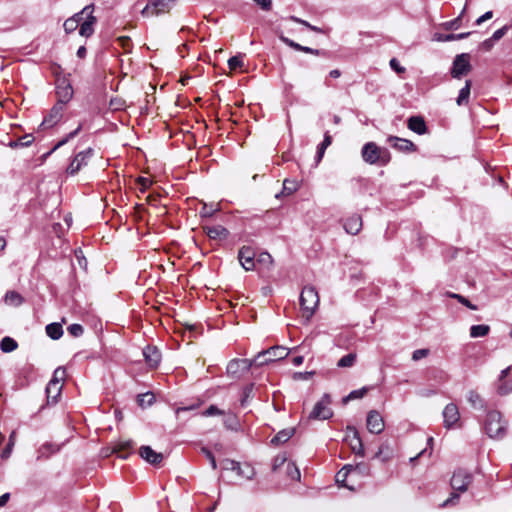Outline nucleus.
Returning a JSON list of instances; mask_svg holds the SVG:
<instances>
[{
	"instance_id": "1",
	"label": "nucleus",
	"mask_w": 512,
	"mask_h": 512,
	"mask_svg": "<svg viewBox=\"0 0 512 512\" xmlns=\"http://www.w3.org/2000/svg\"><path fill=\"white\" fill-rule=\"evenodd\" d=\"M484 431L491 439H502L507 434L508 423L499 411L491 410L484 420Z\"/></svg>"
},
{
	"instance_id": "2",
	"label": "nucleus",
	"mask_w": 512,
	"mask_h": 512,
	"mask_svg": "<svg viewBox=\"0 0 512 512\" xmlns=\"http://www.w3.org/2000/svg\"><path fill=\"white\" fill-rule=\"evenodd\" d=\"M363 160L371 165H387L390 161V153L386 148L377 146L374 142L366 143L361 150Z\"/></svg>"
},
{
	"instance_id": "3",
	"label": "nucleus",
	"mask_w": 512,
	"mask_h": 512,
	"mask_svg": "<svg viewBox=\"0 0 512 512\" xmlns=\"http://www.w3.org/2000/svg\"><path fill=\"white\" fill-rule=\"evenodd\" d=\"M302 317L308 322L319 305V295L315 287L305 286L300 294Z\"/></svg>"
},
{
	"instance_id": "4",
	"label": "nucleus",
	"mask_w": 512,
	"mask_h": 512,
	"mask_svg": "<svg viewBox=\"0 0 512 512\" xmlns=\"http://www.w3.org/2000/svg\"><path fill=\"white\" fill-rule=\"evenodd\" d=\"M289 351L284 346H274L262 352H259L253 362L256 365L262 366L273 361H278L286 358Z\"/></svg>"
},
{
	"instance_id": "5",
	"label": "nucleus",
	"mask_w": 512,
	"mask_h": 512,
	"mask_svg": "<svg viewBox=\"0 0 512 512\" xmlns=\"http://www.w3.org/2000/svg\"><path fill=\"white\" fill-rule=\"evenodd\" d=\"M331 404V398L328 394H324L323 397L315 404L313 410L309 414V419L313 420H327L333 416V412L329 407Z\"/></svg>"
},
{
	"instance_id": "6",
	"label": "nucleus",
	"mask_w": 512,
	"mask_h": 512,
	"mask_svg": "<svg viewBox=\"0 0 512 512\" xmlns=\"http://www.w3.org/2000/svg\"><path fill=\"white\" fill-rule=\"evenodd\" d=\"M470 55L467 53L459 54L455 57L451 68V76L460 79L471 71Z\"/></svg>"
},
{
	"instance_id": "7",
	"label": "nucleus",
	"mask_w": 512,
	"mask_h": 512,
	"mask_svg": "<svg viewBox=\"0 0 512 512\" xmlns=\"http://www.w3.org/2000/svg\"><path fill=\"white\" fill-rule=\"evenodd\" d=\"M173 0H151L141 11L145 17L157 16L170 10Z\"/></svg>"
},
{
	"instance_id": "8",
	"label": "nucleus",
	"mask_w": 512,
	"mask_h": 512,
	"mask_svg": "<svg viewBox=\"0 0 512 512\" xmlns=\"http://www.w3.org/2000/svg\"><path fill=\"white\" fill-rule=\"evenodd\" d=\"M93 152L94 151L92 148H88L76 154L75 157L72 159L71 163L69 164V166L67 167V173L69 175L77 174L82 167L88 164V161L92 157Z\"/></svg>"
},
{
	"instance_id": "9",
	"label": "nucleus",
	"mask_w": 512,
	"mask_h": 512,
	"mask_svg": "<svg viewBox=\"0 0 512 512\" xmlns=\"http://www.w3.org/2000/svg\"><path fill=\"white\" fill-rule=\"evenodd\" d=\"M512 366L503 369L495 383L497 394L505 396L512 393V377L510 376Z\"/></svg>"
},
{
	"instance_id": "10",
	"label": "nucleus",
	"mask_w": 512,
	"mask_h": 512,
	"mask_svg": "<svg viewBox=\"0 0 512 512\" xmlns=\"http://www.w3.org/2000/svg\"><path fill=\"white\" fill-rule=\"evenodd\" d=\"M471 476L464 471H457L451 478V487L454 491L464 492L470 484Z\"/></svg>"
},
{
	"instance_id": "11",
	"label": "nucleus",
	"mask_w": 512,
	"mask_h": 512,
	"mask_svg": "<svg viewBox=\"0 0 512 512\" xmlns=\"http://www.w3.org/2000/svg\"><path fill=\"white\" fill-rule=\"evenodd\" d=\"M254 258H255V253L252 250V248H250V247L243 246L238 252L239 262H240L241 266L246 271H251L254 269V266H255Z\"/></svg>"
},
{
	"instance_id": "12",
	"label": "nucleus",
	"mask_w": 512,
	"mask_h": 512,
	"mask_svg": "<svg viewBox=\"0 0 512 512\" xmlns=\"http://www.w3.org/2000/svg\"><path fill=\"white\" fill-rule=\"evenodd\" d=\"M444 426L446 428L453 427L460 419L458 407L454 403H449L443 410Z\"/></svg>"
},
{
	"instance_id": "13",
	"label": "nucleus",
	"mask_w": 512,
	"mask_h": 512,
	"mask_svg": "<svg viewBox=\"0 0 512 512\" xmlns=\"http://www.w3.org/2000/svg\"><path fill=\"white\" fill-rule=\"evenodd\" d=\"M388 142L393 148L400 152L411 153L417 150V146L410 140L397 136H390Z\"/></svg>"
},
{
	"instance_id": "14",
	"label": "nucleus",
	"mask_w": 512,
	"mask_h": 512,
	"mask_svg": "<svg viewBox=\"0 0 512 512\" xmlns=\"http://www.w3.org/2000/svg\"><path fill=\"white\" fill-rule=\"evenodd\" d=\"M367 428L371 433L379 434L384 429V421L379 412L372 410L367 415Z\"/></svg>"
},
{
	"instance_id": "15",
	"label": "nucleus",
	"mask_w": 512,
	"mask_h": 512,
	"mask_svg": "<svg viewBox=\"0 0 512 512\" xmlns=\"http://www.w3.org/2000/svg\"><path fill=\"white\" fill-rule=\"evenodd\" d=\"M353 434V439L348 441L349 446L356 455L364 456V447L360 439L359 433L355 427H347V439Z\"/></svg>"
},
{
	"instance_id": "16",
	"label": "nucleus",
	"mask_w": 512,
	"mask_h": 512,
	"mask_svg": "<svg viewBox=\"0 0 512 512\" xmlns=\"http://www.w3.org/2000/svg\"><path fill=\"white\" fill-rule=\"evenodd\" d=\"M343 227L348 234L357 235L362 229V217L353 214L344 220Z\"/></svg>"
},
{
	"instance_id": "17",
	"label": "nucleus",
	"mask_w": 512,
	"mask_h": 512,
	"mask_svg": "<svg viewBox=\"0 0 512 512\" xmlns=\"http://www.w3.org/2000/svg\"><path fill=\"white\" fill-rule=\"evenodd\" d=\"M56 94L58 98L57 103H61L65 106L73 96L72 86L67 81L63 80L58 83Z\"/></svg>"
},
{
	"instance_id": "18",
	"label": "nucleus",
	"mask_w": 512,
	"mask_h": 512,
	"mask_svg": "<svg viewBox=\"0 0 512 512\" xmlns=\"http://www.w3.org/2000/svg\"><path fill=\"white\" fill-rule=\"evenodd\" d=\"M143 356L150 368H157L161 361V353L155 346H146L143 349Z\"/></svg>"
},
{
	"instance_id": "19",
	"label": "nucleus",
	"mask_w": 512,
	"mask_h": 512,
	"mask_svg": "<svg viewBox=\"0 0 512 512\" xmlns=\"http://www.w3.org/2000/svg\"><path fill=\"white\" fill-rule=\"evenodd\" d=\"M134 448L132 440H120L112 447V453L117 454L119 458L127 459Z\"/></svg>"
},
{
	"instance_id": "20",
	"label": "nucleus",
	"mask_w": 512,
	"mask_h": 512,
	"mask_svg": "<svg viewBox=\"0 0 512 512\" xmlns=\"http://www.w3.org/2000/svg\"><path fill=\"white\" fill-rule=\"evenodd\" d=\"M64 106L61 103H56L51 109L49 115L42 121V126L45 128L53 127L62 117Z\"/></svg>"
},
{
	"instance_id": "21",
	"label": "nucleus",
	"mask_w": 512,
	"mask_h": 512,
	"mask_svg": "<svg viewBox=\"0 0 512 512\" xmlns=\"http://www.w3.org/2000/svg\"><path fill=\"white\" fill-rule=\"evenodd\" d=\"M139 454L141 458L152 465H158L163 460V455L154 451L150 446H141Z\"/></svg>"
},
{
	"instance_id": "22",
	"label": "nucleus",
	"mask_w": 512,
	"mask_h": 512,
	"mask_svg": "<svg viewBox=\"0 0 512 512\" xmlns=\"http://www.w3.org/2000/svg\"><path fill=\"white\" fill-rule=\"evenodd\" d=\"M408 128L413 132L422 135L426 133L427 127L424 119L420 116H412L407 122Z\"/></svg>"
},
{
	"instance_id": "23",
	"label": "nucleus",
	"mask_w": 512,
	"mask_h": 512,
	"mask_svg": "<svg viewBox=\"0 0 512 512\" xmlns=\"http://www.w3.org/2000/svg\"><path fill=\"white\" fill-rule=\"evenodd\" d=\"M60 447L53 443L43 444L37 451V460L47 459L51 455L57 453Z\"/></svg>"
},
{
	"instance_id": "24",
	"label": "nucleus",
	"mask_w": 512,
	"mask_h": 512,
	"mask_svg": "<svg viewBox=\"0 0 512 512\" xmlns=\"http://www.w3.org/2000/svg\"><path fill=\"white\" fill-rule=\"evenodd\" d=\"M96 23V17L92 14L85 18L80 25L79 33L81 36L90 37L94 32V24Z\"/></svg>"
},
{
	"instance_id": "25",
	"label": "nucleus",
	"mask_w": 512,
	"mask_h": 512,
	"mask_svg": "<svg viewBox=\"0 0 512 512\" xmlns=\"http://www.w3.org/2000/svg\"><path fill=\"white\" fill-rule=\"evenodd\" d=\"M206 234L210 239H225L229 232L221 225L206 227Z\"/></svg>"
},
{
	"instance_id": "26",
	"label": "nucleus",
	"mask_w": 512,
	"mask_h": 512,
	"mask_svg": "<svg viewBox=\"0 0 512 512\" xmlns=\"http://www.w3.org/2000/svg\"><path fill=\"white\" fill-rule=\"evenodd\" d=\"M280 39L286 45H288L289 47H291V48H293V49H295L297 51H301V52H305V53H309V54H314V55H319L320 54V51L318 49H313V48H310V47L302 46V45L292 41L291 39H289L287 37L280 36Z\"/></svg>"
},
{
	"instance_id": "27",
	"label": "nucleus",
	"mask_w": 512,
	"mask_h": 512,
	"mask_svg": "<svg viewBox=\"0 0 512 512\" xmlns=\"http://www.w3.org/2000/svg\"><path fill=\"white\" fill-rule=\"evenodd\" d=\"M471 85H472L471 80H466L465 86L459 91V95L456 99V103L458 106L468 104L469 97H470Z\"/></svg>"
},
{
	"instance_id": "28",
	"label": "nucleus",
	"mask_w": 512,
	"mask_h": 512,
	"mask_svg": "<svg viewBox=\"0 0 512 512\" xmlns=\"http://www.w3.org/2000/svg\"><path fill=\"white\" fill-rule=\"evenodd\" d=\"M471 32L459 33V34H440L436 33L434 35V40L439 42H449L455 40H461L467 38Z\"/></svg>"
},
{
	"instance_id": "29",
	"label": "nucleus",
	"mask_w": 512,
	"mask_h": 512,
	"mask_svg": "<svg viewBox=\"0 0 512 512\" xmlns=\"http://www.w3.org/2000/svg\"><path fill=\"white\" fill-rule=\"evenodd\" d=\"M62 385L50 382L47 384L46 387V394L48 400H52V402H56L58 397L61 394Z\"/></svg>"
},
{
	"instance_id": "30",
	"label": "nucleus",
	"mask_w": 512,
	"mask_h": 512,
	"mask_svg": "<svg viewBox=\"0 0 512 512\" xmlns=\"http://www.w3.org/2000/svg\"><path fill=\"white\" fill-rule=\"evenodd\" d=\"M34 141V137L31 134H27L17 140L10 141L8 146L12 149L28 147Z\"/></svg>"
},
{
	"instance_id": "31",
	"label": "nucleus",
	"mask_w": 512,
	"mask_h": 512,
	"mask_svg": "<svg viewBox=\"0 0 512 512\" xmlns=\"http://www.w3.org/2000/svg\"><path fill=\"white\" fill-rule=\"evenodd\" d=\"M294 433V430L293 429H284L280 432H278L272 439H271V443L272 444H283L285 442H287L293 435Z\"/></svg>"
},
{
	"instance_id": "32",
	"label": "nucleus",
	"mask_w": 512,
	"mask_h": 512,
	"mask_svg": "<svg viewBox=\"0 0 512 512\" xmlns=\"http://www.w3.org/2000/svg\"><path fill=\"white\" fill-rule=\"evenodd\" d=\"M46 333L50 338H52L54 340L59 339L63 335V329H62L61 324H59V323L48 324L46 326Z\"/></svg>"
},
{
	"instance_id": "33",
	"label": "nucleus",
	"mask_w": 512,
	"mask_h": 512,
	"mask_svg": "<svg viewBox=\"0 0 512 512\" xmlns=\"http://www.w3.org/2000/svg\"><path fill=\"white\" fill-rule=\"evenodd\" d=\"M467 400L471 404V406L474 407V408L481 409V408L484 407V400H483V398L481 397V395L479 393H477L474 390H471V391L468 392Z\"/></svg>"
},
{
	"instance_id": "34",
	"label": "nucleus",
	"mask_w": 512,
	"mask_h": 512,
	"mask_svg": "<svg viewBox=\"0 0 512 512\" xmlns=\"http://www.w3.org/2000/svg\"><path fill=\"white\" fill-rule=\"evenodd\" d=\"M490 331V327L485 324L473 325L470 328V336L472 338L484 337Z\"/></svg>"
},
{
	"instance_id": "35",
	"label": "nucleus",
	"mask_w": 512,
	"mask_h": 512,
	"mask_svg": "<svg viewBox=\"0 0 512 512\" xmlns=\"http://www.w3.org/2000/svg\"><path fill=\"white\" fill-rule=\"evenodd\" d=\"M252 365V363H248L247 360L241 359V360H233L231 361L227 366V371L229 373H236L238 369L241 367L242 369H249V367Z\"/></svg>"
},
{
	"instance_id": "36",
	"label": "nucleus",
	"mask_w": 512,
	"mask_h": 512,
	"mask_svg": "<svg viewBox=\"0 0 512 512\" xmlns=\"http://www.w3.org/2000/svg\"><path fill=\"white\" fill-rule=\"evenodd\" d=\"M360 469V465H357L355 468H353L351 465L344 466L337 474H336V481L338 483H342L344 486L348 487V485L344 484L345 479L349 472H357V470Z\"/></svg>"
},
{
	"instance_id": "37",
	"label": "nucleus",
	"mask_w": 512,
	"mask_h": 512,
	"mask_svg": "<svg viewBox=\"0 0 512 512\" xmlns=\"http://www.w3.org/2000/svg\"><path fill=\"white\" fill-rule=\"evenodd\" d=\"M5 303L12 306H19L23 302L22 296L16 291H8L5 294Z\"/></svg>"
},
{
	"instance_id": "38",
	"label": "nucleus",
	"mask_w": 512,
	"mask_h": 512,
	"mask_svg": "<svg viewBox=\"0 0 512 512\" xmlns=\"http://www.w3.org/2000/svg\"><path fill=\"white\" fill-rule=\"evenodd\" d=\"M332 143V137L329 135L328 132L324 134V139L322 143L319 145L317 150V161L319 162L322 157L324 156L325 150L331 145Z\"/></svg>"
},
{
	"instance_id": "39",
	"label": "nucleus",
	"mask_w": 512,
	"mask_h": 512,
	"mask_svg": "<svg viewBox=\"0 0 512 512\" xmlns=\"http://www.w3.org/2000/svg\"><path fill=\"white\" fill-rule=\"evenodd\" d=\"M17 346V342L10 337H4L0 343V348L5 353L14 351L17 348Z\"/></svg>"
},
{
	"instance_id": "40",
	"label": "nucleus",
	"mask_w": 512,
	"mask_h": 512,
	"mask_svg": "<svg viewBox=\"0 0 512 512\" xmlns=\"http://www.w3.org/2000/svg\"><path fill=\"white\" fill-rule=\"evenodd\" d=\"M357 355L355 353H349L339 359L337 366L340 368L352 367L356 361Z\"/></svg>"
},
{
	"instance_id": "41",
	"label": "nucleus",
	"mask_w": 512,
	"mask_h": 512,
	"mask_svg": "<svg viewBox=\"0 0 512 512\" xmlns=\"http://www.w3.org/2000/svg\"><path fill=\"white\" fill-rule=\"evenodd\" d=\"M94 12V6L93 5H87L85 6L82 11L79 13H76L74 16H72V19L79 20V25L85 20L86 17L91 16Z\"/></svg>"
},
{
	"instance_id": "42",
	"label": "nucleus",
	"mask_w": 512,
	"mask_h": 512,
	"mask_svg": "<svg viewBox=\"0 0 512 512\" xmlns=\"http://www.w3.org/2000/svg\"><path fill=\"white\" fill-rule=\"evenodd\" d=\"M65 376H66L65 369L62 367H58L57 369H55V371L53 373V377L50 380V382L62 385V382H63Z\"/></svg>"
},
{
	"instance_id": "43",
	"label": "nucleus",
	"mask_w": 512,
	"mask_h": 512,
	"mask_svg": "<svg viewBox=\"0 0 512 512\" xmlns=\"http://www.w3.org/2000/svg\"><path fill=\"white\" fill-rule=\"evenodd\" d=\"M238 476L245 477L247 479H251L254 475L253 469L249 465H245L244 468L239 463V469L234 470Z\"/></svg>"
},
{
	"instance_id": "44",
	"label": "nucleus",
	"mask_w": 512,
	"mask_h": 512,
	"mask_svg": "<svg viewBox=\"0 0 512 512\" xmlns=\"http://www.w3.org/2000/svg\"><path fill=\"white\" fill-rule=\"evenodd\" d=\"M286 473L293 480H299L300 479V471L295 466L294 463H290V462L287 463V465H286Z\"/></svg>"
},
{
	"instance_id": "45",
	"label": "nucleus",
	"mask_w": 512,
	"mask_h": 512,
	"mask_svg": "<svg viewBox=\"0 0 512 512\" xmlns=\"http://www.w3.org/2000/svg\"><path fill=\"white\" fill-rule=\"evenodd\" d=\"M450 297L456 299L459 303H461L462 305L466 306L467 308L471 309V310H477V306L472 304L467 298H465L464 296L460 295V294H456V293H452L450 294Z\"/></svg>"
},
{
	"instance_id": "46",
	"label": "nucleus",
	"mask_w": 512,
	"mask_h": 512,
	"mask_svg": "<svg viewBox=\"0 0 512 512\" xmlns=\"http://www.w3.org/2000/svg\"><path fill=\"white\" fill-rule=\"evenodd\" d=\"M228 66L231 70L241 69L244 66L242 57L240 55L231 57L228 60Z\"/></svg>"
},
{
	"instance_id": "47",
	"label": "nucleus",
	"mask_w": 512,
	"mask_h": 512,
	"mask_svg": "<svg viewBox=\"0 0 512 512\" xmlns=\"http://www.w3.org/2000/svg\"><path fill=\"white\" fill-rule=\"evenodd\" d=\"M366 393H367V388H365V387L358 389V390H353L352 392L349 393V395L347 397H345L343 399V401H344V403H346L349 400L362 398Z\"/></svg>"
},
{
	"instance_id": "48",
	"label": "nucleus",
	"mask_w": 512,
	"mask_h": 512,
	"mask_svg": "<svg viewBox=\"0 0 512 512\" xmlns=\"http://www.w3.org/2000/svg\"><path fill=\"white\" fill-rule=\"evenodd\" d=\"M82 129V126L81 124L72 132H70L64 139H62L61 141H59L55 147L53 148V150H56L58 149L59 147L63 146L64 144H66L70 139L74 138L79 132L80 130Z\"/></svg>"
},
{
	"instance_id": "49",
	"label": "nucleus",
	"mask_w": 512,
	"mask_h": 512,
	"mask_svg": "<svg viewBox=\"0 0 512 512\" xmlns=\"http://www.w3.org/2000/svg\"><path fill=\"white\" fill-rule=\"evenodd\" d=\"M64 29L67 33H72L73 31H75L77 29V27L79 26V20H75V19H72V18H68L65 22H64Z\"/></svg>"
},
{
	"instance_id": "50",
	"label": "nucleus",
	"mask_w": 512,
	"mask_h": 512,
	"mask_svg": "<svg viewBox=\"0 0 512 512\" xmlns=\"http://www.w3.org/2000/svg\"><path fill=\"white\" fill-rule=\"evenodd\" d=\"M287 461V458L284 454H279L273 459L272 470L276 472L281 466H283Z\"/></svg>"
},
{
	"instance_id": "51",
	"label": "nucleus",
	"mask_w": 512,
	"mask_h": 512,
	"mask_svg": "<svg viewBox=\"0 0 512 512\" xmlns=\"http://www.w3.org/2000/svg\"><path fill=\"white\" fill-rule=\"evenodd\" d=\"M67 330L73 337H80L84 332L80 324H71Z\"/></svg>"
},
{
	"instance_id": "52",
	"label": "nucleus",
	"mask_w": 512,
	"mask_h": 512,
	"mask_svg": "<svg viewBox=\"0 0 512 512\" xmlns=\"http://www.w3.org/2000/svg\"><path fill=\"white\" fill-rule=\"evenodd\" d=\"M461 26L460 17H457L451 21L445 22L443 28L445 30H457Z\"/></svg>"
},
{
	"instance_id": "53",
	"label": "nucleus",
	"mask_w": 512,
	"mask_h": 512,
	"mask_svg": "<svg viewBox=\"0 0 512 512\" xmlns=\"http://www.w3.org/2000/svg\"><path fill=\"white\" fill-rule=\"evenodd\" d=\"M224 412L215 405H210L205 411L202 412L203 416L222 415Z\"/></svg>"
},
{
	"instance_id": "54",
	"label": "nucleus",
	"mask_w": 512,
	"mask_h": 512,
	"mask_svg": "<svg viewBox=\"0 0 512 512\" xmlns=\"http://www.w3.org/2000/svg\"><path fill=\"white\" fill-rule=\"evenodd\" d=\"M429 355L428 349H417L412 353V360L419 361Z\"/></svg>"
},
{
	"instance_id": "55",
	"label": "nucleus",
	"mask_w": 512,
	"mask_h": 512,
	"mask_svg": "<svg viewBox=\"0 0 512 512\" xmlns=\"http://www.w3.org/2000/svg\"><path fill=\"white\" fill-rule=\"evenodd\" d=\"M201 451L206 456V458L209 460V462L211 464V467L213 469H216L217 468V463H216V459L213 456L212 452L209 449L205 448V447H203L201 449Z\"/></svg>"
},
{
	"instance_id": "56",
	"label": "nucleus",
	"mask_w": 512,
	"mask_h": 512,
	"mask_svg": "<svg viewBox=\"0 0 512 512\" xmlns=\"http://www.w3.org/2000/svg\"><path fill=\"white\" fill-rule=\"evenodd\" d=\"M509 27L507 25L503 26L502 28L496 30L491 38L496 42L499 41L504 35L507 33Z\"/></svg>"
},
{
	"instance_id": "57",
	"label": "nucleus",
	"mask_w": 512,
	"mask_h": 512,
	"mask_svg": "<svg viewBox=\"0 0 512 512\" xmlns=\"http://www.w3.org/2000/svg\"><path fill=\"white\" fill-rule=\"evenodd\" d=\"M283 186H284V187H283L284 191H286L288 194H291V193H293L294 191H296V190H297V184H296V182H294V181H290V180H288V179H286V180L284 181Z\"/></svg>"
},
{
	"instance_id": "58",
	"label": "nucleus",
	"mask_w": 512,
	"mask_h": 512,
	"mask_svg": "<svg viewBox=\"0 0 512 512\" xmlns=\"http://www.w3.org/2000/svg\"><path fill=\"white\" fill-rule=\"evenodd\" d=\"M222 465H223V469H225V470L233 471L235 469H239V462H236L234 460L226 459L223 461Z\"/></svg>"
},
{
	"instance_id": "59",
	"label": "nucleus",
	"mask_w": 512,
	"mask_h": 512,
	"mask_svg": "<svg viewBox=\"0 0 512 512\" xmlns=\"http://www.w3.org/2000/svg\"><path fill=\"white\" fill-rule=\"evenodd\" d=\"M75 256H76V259L78 261V265L81 268L86 269V267H87V260L83 256L82 251L80 249L75 251Z\"/></svg>"
},
{
	"instance_id": "60",
	"label": "nucleus",
	"mask_w": 512,
	"mask_h": 512,
	"mask_svg": "<svg viewBox=\"0 0 512 512\" xmlns=\"http://www.w3.org/2000/svg\"><path fill=\"white\" fill-rule=\"evenodd\" d=\"M459 499V495L456 493V492H453L451 494V496L446 499L442 504H441V507H448V506H451V505H454L457 500Z\"/></svg>"
},
{
	"instance_id": "61",
	"label": "nucleus",
	"mask_w": 512,
	"mask_h": 512,
	"mask_svg": "<svg viewBox=\"0 0 512 512\" xmlns=\"http://www.w3.org/2000/svg\"><path fill=\"white\" fill-rule=\"evenodd\" d=\"M261 9L269 11L272 8V0H253Z\"/></svg>"
},
{
	"instance_id": "62",
	"label": "nucleus",
	"mask_w": 512,
	"mask_h": 512,
	"mask_svg": "<svg viewBox=\"0 0 512 512\" xmlns=\"http://www.w3.org/2000/svg\"><path fill=\"white\" fill-rule=\"evenodd\" d=\"M492 17H493V12L492 11H487L482 16L477 18V20L475 21V24L476 25H481L482 23H484L485 21L491 19Z\"/></svg>"
},
{
	"instance_id": "63",
	"label": "nucleus",
	"mask_w": 512,
	"mask_h": 512,
	"mask_svg": "<svg viewBox=\"0 0 512 512\" xmlns=\"http://www.w3.org/2000/svg\"><path fill=\"white\" fill-rule=\"evenodd\" d=\"M390 66H391V68H392L394 71H396L397 73H403V72L405 71V68H404V67H401V66L399 65V62H398V61H397V59H395V58H392V59L390 60Z\"/></svg>"
},
{
	"instance_id": "64",
	"label": "nucleus",
	"mask_w": 512,
	"mask_h": 512,
	"mask_svg": "<svg viewBox=\"0 0 512 512\" xmlns=\"http://www.w3.org/2000/svg\"><path fill=\"white\" fill-rule=\"evenodd\" d=\"M495 41L490 37L481 43V48L485 51H489L494 46Z\"/></svg>"
}]
</instances>
